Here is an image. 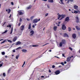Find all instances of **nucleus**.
I'll return each instance as SVG.
<instances>
[{
    "instance_id": "obj_42",
    "label": "nucleus",
    "mask_w": 80,
    "mask_h": 80,
    "mask_svg": "<svg viewBox=\"0 0 80 80\" xmlns=\"http://www.w3.org/2000/svg\"><path fill=\"white\" fill-rule=\"evenodd\" d=\"M16 52V51L14 49L12 50V52Z\"/></svg>"
},
{
    "instance_id": "obj_31",
    "label": "nucleus",
    "mask_w": 80,
    "mask_h": 80,
    "mask_svg": "<svg viewBox=\"0 0 80 80\" xmlns=\"http://www.w3.org/2000/svg\"><path fill=\"white\" fill-rule=\"evenodd\" d=\"M8 41L10 43H12V41L11 40H8Z\"/></svg>"
},
{
    "instance_id": "obj_61",
    "label": "nucleus",
    "mask_w": 80,
    "mask_h": 80,
    "mask_svg": "<svg viewBox=\"0 0 80 80\" xmlns=\"http://www.w3.org/2000/svg\"><path fill=\"white\" fill-rule=\"evenodd\" d=\"M61 22H59L58 23V24H60Z\"/></svg>"
},
{
    "instance_id": "obj_55",
    "label": "nucleus",
    "mask_w": 80,
    "mask_h": 80,
    "mask_svg": "<svg viewBox=\"0 0 80 80\" xmlns=\"http://www.w3.org/2000/svg\"><path fill=\"white\" fill-rule=\"evenodd\" d=\"M70 1V0H68V3H69V2Z\"/></svg>"
},
{
    "instance_id": "obj_50",
    "label": "nucleus",
    "mask_w": 80,
    "mask_h": 80,
    "mask_svg": "<svg viewBox=\"0 0 80 80\" xmlns=\"http://www.w3.org/2000/svg\"><path fill=\"white\" fill-rule=\"evenodd\" d=\"M62 57H65L64 56V54L63 53H62Z\"/></svg>"
},
{
    "instance_id": "obj_27",
    "label": "nucleus",
    "mask_w": 80,
    "mask_h": 80,
    "mask_svg": "<svg viewBox=\"0 0 80 80\" xmlns=\"http://www.w3.org/2000/svg\"><path fill=\"white\" fill-rule=\"evenodd\" d=\"M60 2H61V4H62L63 5L64 4V3H63V0H60Z\"/></svg>"
},
{
    "instance_id": "obj_58",
    "label": "nucleus",
    "mask_w": 80,
    "mask_h": 80,
    "mask_svg": "<svg viewBox=\"0 0 80 80\" xmlns=\"http://www.w3.org/2000/svg\"><path fill=\"white\" fill-rule=\"evenodd\" d=\"M58 67L59 68H61V67H62V66H58Z\"/></svg>"
},
{
    "instance_id": "obj_23",
    "label": "nucleus",
    "mask_w": 80,
    "mask_h": 80,
    "mask_svg": "<svg viewBox=\"0 0 80 80\" xmlns=\"http://www.w3.org/2000/svg\"><path fill=\"white\" fill-rule=\"evenodd\" d=\"M20 57V55L18 54V55H17L16 56V58L17 59H18V57Z\"/></svg>"
},
{
    "instance_id": "obj_12",
    "label": "nucleus",
    "mask_w": 80,
    "mask_h": 80,
    "mask_svg": "<svg viewBox=\"0 0 80 80\" xmlns=\"http://www.w3.org/2000/svg\"><path fill=\"white\" fill-rule=\"evenodd\" d=\"M17 37H14V38H13V39H12V41L14 42H15L17 40Z\"/></svg>"
},
{
    "instance_id": "obj_19",
    "label": "nucleus",
    "mask_w": 80,
    "mask_h": 80,
    "mask_svg": "<svg viewBox=\"0 0 80 80\" xmlns=\"http://www.w3.org/2000/svg\"><path fill=\"white\" fill-rule=\"evenodd\" d=\"M68 20H69V17H67L65 19V21H67Z\"/></svg>"
},
{
    "instance_id": "obj_54",
    "label": "nucleus",
    "mask_w": 80,
    "mask_h": 80,
    "mask_svg": "<svg viewBox=\"0 0 80 80\" xmlns=\"http://www.w3.org/2000/svg\"><path fill=\"white\" fill-rule=\"evenodd\" d=\"M27 20H28V21H29V20H30V19H29V18H27Z\"/></svg>"
},
{
    "instance_id": "obj_13",
    "label": "nucleus",
    "mask_w": 80,
    "mask_h": 80,
    "mask_svg": "<svg viewBox=\"0 0 80 80\" xmlns=\"http://www.w3.org/2000/svg\"><path fill=\"white\" fill-rule=\"evenodd\" d=\"M64 37H69L68 35L66 33H65L64 34Z\"/></svg>"
},
{
    "instance_id": "obj_49",
    "label": "nucleus",
    "mask_w": 80,
    "mask_h": 80,
    "mask_svg": "<svg viewBox=\"0 0 80 80\" xmlns=\"http://www.w3.org/2000/svg\"><path fill=\"white\" fill-rule=\"evenodd\" d=\"M32 27L33 28H35V25H32Z\"/></svg>"
},
{
    "instance_id": "obj_40",
    "label": "nucleus",
    "mask_w": 80,
    "mask_h": 80,
    "mask_svg": "<svg viewBox=\"0 0 80 80\" xmlns=\"http://www.w3.org/2000/svg\"><path fill=\"white\" fill-rule=\"evenodd\" d=\"M21 18H20V19L19 20L20 22H21L22 21V19H21Z\"/></svg>"
},
{
    "instance_id": "obj_25",
    "label": "nucleus",
    "mask_w": 80,
    "mask_h": 80,
    "mask_svg": "<svg viewBox=\"0 0 80 80\" xmlns=\"http://www.w3.org/2000/svg\"><path fill=\"white\" fill-rule=\"evenodd\" d=\"M11 26H12V25H11V24L8 25L7 26V27H9V28H11Z\"/></svg>"
},
{
    "instance_id": "obj_52",
    "label": "nucleus",
    "mask_w": 80,
    "mask_h": 80,
    "mask_svg": "<svg viewBox=\"0 0 80 80\" xmlns=\"http://www.w3.org/2000/svg\"><path fill=\"white\" fill-rule=\"evenodd\" d=\"M33 47H36L37 46L36 45H32V46Z\"/></svg>"
},
{
    "instance_id": "obj_47",
    "label": "nucleus",
    "mask_w": 80,
    "mask_h": 80,
    "mask_svg": "<svg viewBox=\"0 0 80 80\" xmlns=\"http://www.w3.org/2000/svg\"><path fill=\"white\" fill-rule=\"evenodd\" d=\"M47 50H46V51H45L44 52H43V53L42 54H42H44L46 52H47Z\"/></svg>"
},
{
    "instance_id": "obj_59",
    "label": "nucleus",
    "mask_w": 80,
    "mask_h": 80,
    "mask_svg": "<svg viewBox=\"0 0 80 80\" xmlns=\"http://www.w3.org/2000/svg\"><path fill=\"white\" fill-rule=\"evenodd\" d=\"M49 72L50 73H51V71L50 70V69H49Z\"/></svg>"
},
{
    "instance_id": "obj_51",
    "label": "nucleus",
    "mask_w": 80,
    "mask_h": 80,
    "mask_svg": "<svg viewBox=\"0 0 80 80\" xmlns=\"http://www.w3.org/2000/svg\"><path fill=\"white\" fill-rule=\"evenodd\" d=\"M6 23V22H4V23L3 24V26H4L5 25Z\"/></svg>"
},
{
    "instance_id": "obj_20",
    "label": "nucleus",
    "mask_w": 80,
    "mask_h": 80,
    "mask_svg": "<svg viewBox=\"0 0 80 80\" xmlns=\"http://www.w3.org/2000/svg\"><path fill=\"white\" fill-rule=\"evenodd\" d=\"M31 23H30L29 25L28 29H31Z\"/></svg>"
},
{
    "instance_id": "obj_15",
    "label": "nucleus",
    "mask_w": 80,
    "mask_h": 80,
    "mask_svg": "<svg viewBox=\"0 0 80 80\" xmlns=\"http://www.w3.org/2000/svg\"><path fill=\"white\" fill-rule=\"evenodd\" d=\"M21 44V42H20L18 41L16 42L15 45H20Z\"/></svg>"
},
{
    "instance_id": "obj_48",
    "label": "nucleus",
    "mask_w": 80,
    "mask_h": 80,
    "mask_svg": "<svg viewBox=\"0 0 80 80\" xmlns=\"http://www.w3.org/2000/svg\"><path fill=\"white\" fill-rule=\"evenodd\" d=\"M11 4L12 5H14L13 2H11Z\"/></svg>"
},
{
    "instance_id": "obj_41",
    "label": "nucleus",
    "mask_w": 80,
    "mask_h": 80,
    "mask_svg": "<svg viewBox=\"0 0 80 80\" xmlns=\"http://www.w3.org/2000/svg\"><path fill=\"white\" fill-rule=\"evenodd\" d=\"M11 71V69H9V70H8V73H9V72Z\"/></svg>"
},
{
    "instance_id": "obj_37",
    "label": "nucleus",
    "mask_w": 80,
    "mask_h": 80,
    "mask_svg": "<svg viewBox=\"0 0 80 80\" xmlns=\"http://www.w3.org/2000/svg\"><path fill=\"white\" fill-rule=\"evenodd\" d=\"M8 30H5V32H4V33H6L7 32H8Z\"/></svg>"
},
{
    "instance_id": "obj_63",
    "label": "nucleus",
    "mask_w": 80,
    "mask_h": 80,
    "mask_svg": "<svg viewBox=\"0 0 80 80\" xmlns=\"http://www.w3.org/2000/svg\"><path fill=\"white\" fill-rule=\"evenodd\" d=\"M47 6L48 8H49V5H48Z\"/></svg>"
},
{
    "instance_id": "obj_8",
    "label": "nucleus",
    "mask_w": 80,
    "mask_h": 80,
    "mask_svg": "<svg viewBox=\"0 0 80 80\" xmlns=\"http://www.w3.org/2000/svg\"><path fill=\"white\" fill-rule=\"evenodd\" d=\"M71 59V57H68L67 58V60H66V61L68 62H69L70 60Z\"/></svg>"
},
{
    "instance_id": "obj_60",
    "label": "nucleus",
    "mask_w": 80,
    "mask_h": 80,
    "mask_svg": "<svg viewBox=\"0 0 80 80\" xmlns=\"http://www.w3.org/2000/svg\"><path fill=\"white\" fill-rule=\"evenodd\" d=\"M41 78H44V76H42L41 77Z\"/></svg>"
},
{
    "instance_id": "obj_22",
    "label": "nucleus",
    "mask_w": 80,
    "mask_h": 80,
    "mask_svg": "<svg viewBox=\"0 0 80 80\" xmlns=\"http://www.w3.org/2000/svg\"><path fill=\"white\" fill-rule=\"evenodd\" d=\"M22 52H26L27 51L26 49H22Z\"/></svg>"
},
{
    "instance_id": "obj_3",
    "label": "nucleus",
    "mask_w": 80,
    "mask_h": 80,
    "mask_svg": "<svg viewBox=\"0 0 80 80\" xmlns=\"http://www.w3.org/2000/svg\"><path fill=\"white\" fill-rule=\"evenodd\" d=\"M24 11L22 10H19L18 11V14L19 15H22L24 14Z\"/></svg>"
},
{
    "instance_id": "obj_29",
    "label": "nucleus",
    "mask_w": 80,
    "mask_h": 80,
    "mask_svg": "<svg viewBox=\"0 0 80 80\" xmlns=\"http://www.w3.org/2000/svg\"><path fill=\"white\" fill-rule=\"evenodd\" d=\"M68 31L69 32L71 31V28H70V27L68 28Z\"/></svg>"
},
{
    "instance_id": "obj_36",
    "label": "nucleus",
    "mask_w": 80,
    "mask_h": 80,
    "mask_svg": "<svg viewBox=\"0 0 80 80\" xmlns=\"http://www.w3.org/2000/svg\"><path fill=\"white\" fill-rule=\"evenodd\" d=\"M25 61H24V63H23V65H22V67H23V66L24 65H25Z\"/></svg>"
},
{
    "instance_id": "obj_18",
    "label": "nucleus",
    "mask_w": 80,
    "mask_h": 80,
    "mask_svg": "<svg viewBox=\"0 0 80 80\" xmlns=\"http://www.w3.org/2000/svg\"><path fill=\"white\" fill-rule=\"evenodd\" d=\"M32 7V6L30 5L27 8V10L30 9Z\"/></svg>"
},
{
    "instance_id": "obj_26",
    "label": "nucleus",
    "mask_w": 80,
    "mask_h": 80,
    "mask_svg": "<svg viewBox=\"0 0 80 80\" xmlns=\"http://www.w3.org/2000/svg\"><path fill=\"white\" fill-rule=\"evenodd\" d=\"M13 28L12 27V29H11V32H10V34H12V32H13Z\"/></svg>"
},
{
    "instance_id": "obj_17",
    "label": "nucleus",
    "mask_w": 80,
    "mask_h": 80,
    "mask_svg": "<svg viewBox=\"0 0 80 80\" xmlns=\"http://www.w3.org/2000/svg\"><path fill=\"white\" fill-rule=\"evenodd\" d=\"M57 28V26H54L53 27L54 30L55 31H56Z\"/></svg>"
},
{
    "instance_id": "obj_4",
    "label": "nucleus",
    "mask_w": 80,
    "mask_h": 80,
    "mask_svg": "<svg viewBox=\"0 0 80 80\" xmlns=\"http://www.w3.org/2000/svg\"><path fill=\"white\" fill-rule=\"evenodd\" d=\"M62 28L63 30H65L66 29V27L64 24H63L62 25Z\"/></svg>"
},
{
    "instance_id": "obj_1",
    "label": "nucleus",
    "mask_w": 80,
    "mask_h": 80,
    "mask_svg": "<svg viewBox=\"0 0 80 80\" xmlns=\"http://www.w3.org/2000/svg\"><path fill=\"white\" fill-rule=\"evenodd\" d=\"M66 43V41L65 40L63 39L61 41V42H60L59 46L62 47V44L65 45Z\"/></svg>"
},
{
    "instance_id": "obj_9",
    "label": "nucleus",
    "mask_w": 80,
    "mask_h": 80,
    "mask_svg": "<svg viewBox=\"0 0 80 80\" xmlns=\"http://www.w3.org/2000/svg\"><path fill=\"white\" fill-rule=\"evenodd\" d=\"M25 27V26L24 25H22L21 26V28H20V29L21 31H22L24 30V28Z\"/></svg>"
},
{
    "instance_id": "obj_6",
    "label": "nucleus",
    "mask_w": 80,
    "mask_h": 80,
    "mask_svg": "<svg viewBox=\"0 0 80 80\" xmlns=\"http://www.w3.org/2000/svg\"><path fill=\"white\" fill-rule=\"evenodd\" d=\"M60 73V71L59 70H57L55 72V73L56 75H58V74H59Z\"/></svg>"
},
{
    "instance_id": "obj_43",
    "label": "nucleus",
    "mask_w": 80,
    "mask_h": 80,
    "mask_svg": "<svg viewBox=\"0 0 80 80\" xmlns=\"http://www.w3.org/2000/svg\"><path fill=\"white\" fill-rule=\"evenodd\" d=\"M70 2H73V0H69Z\"/></svg>"
},
{
    "instance_id": "obj_56",
    "label": "nucleus",
    "mask_w": 80,
    "mask_h": 80,
    "mask_svg": "<svg viewBox=\"0 0 80 80\" xmlns=\"http://www.w3.org/2000/svg\"><path fill=\"white\" fill-rule=\"evenodd\" d=\"M64 63L65 64H66L67 63V62L66 61H65Z\"/></svg>"
},
{
    "instance_id": "obj_24",
    "label": "nucleus",
    "mask_w": 80,
    "mask_h": 80,
    "mask_svg": "<svg viewBox=\"0 0 80 80\" xmlns=\"http://www.w3.org/2000/svg\"><path fill=\"white\" fill-rule=\"evenodd\" d=\"M11 9H8V13L9 14L11 12Z\"/></svg>"
},
{
    "instance_id": "obj_16",
    "label": "nucleus",
    "mask_w": 80,
    "mask_h": 80,
    "mask_svg": "<svg viewBox=\"0 0 80 80\" xmlns=\"http://www.w3.org/2000/svg\"><path fill=\"white\" fill-rule=\"evenodd\" d=\"M75 27L77 31L80 30V28L78 26H76Z\"/></svg>"
},
{
    "instance_id": "obj_2",
    "label": "nucleus",
    "mask_w": 80,
    "mask_h": 80,
    "mask_svg": "<svg viewBox=\"0 0 80 80\" xmlns=\"http://www.w3.org/2000/svg\"><path fill=\"white\" fill-rule=\"evenodd\" d=\"M66 16L65 15H60V14H59L58 15V19H59L60 18V20H62L63 18H64Z\"/></svg>"
},
{
    "instance_id": "obj_11",
    "label": "nucleus",
    "mask_w": 80,
    "mask_h": 80,
    "mask_svg": "<svg viewBox=\"0 0 80 80\" xmlns=\"http://www.w3.org/2000/svg\"><path fill=\"white\" fill-rule=\"evenodd\" d=\"M76 20H77V21H76V22H77V23H79V19L78 18V17H76Z\"/></svg>"
},
{
    "instance_id": "obj_64",
    "label": "nucleus",
    "mask_w": 80,
    "mask_h": 80,
    "mask_svg": "<svg viewBox=\"0 0 80 80\" xmlns=\"http://www.w3.org/2000/svg\"><path fill=\"white\" fill-rule=\"evenodd\" d=\"M79 53H80V49L79 50Z\"/></svg>"
},
{
    "instance_id": "obj_32",
    "label": "nucleus",
    "mask_w": 80,
    "mask_h": 80,
    "mask_svg": "<svg viewBox=\"0 0 80 80\" xmlns=\"http://www.w3.org/2000/svg\"><path fill=\"white\" fill-rule=\"evenodd\" d=\"M78 13V12L77 11H74V13L77 14V13Z\"/></svg>"
},
{
    "instance_id": "obj_35",
    "label": "nucleus",
    "mask_w": 80,
    "mask_h": 80,
    "mask_svg": "<svg viewBox=\"0 0 80 80\" xmlns=\"http://www.w3.org/2000/svg\"><path fill=\"white\" fill-rule=\"evenodd\" d=\"M34 16H32V17H31V20H32L33 18H34Z\"/></svg>"
},
{
    "instance_id": "obj_34",
    "label": "nucleus",
    "mask_w": 80,
    "mask_h": 80,
    "mask_svg": "<svg viewBox=\"0 0 80 80\" xmlns=\"http://www.w3.org/2000/svg\"><path fill=\"white\" fill-rule=\"evenodd\" d=\"M5 42H6V40L3 41L1 43V44L4 43Z\"/></svg>"
},
{
    "instance_id": "obj_5",
    "label": "nucleus",
    "mask_w": 80,
    "mask_h": 80,
    "mask_svg": "<svg viewBox=\"0 0 80 80\" xmlns=\"http://www.w3.org/2000/svg\"><path fill=\"white\" fill-rule=\"evenodd\" d=\"M38 20L37 19H36L33 20V21H32V22L33 23H36L38 22Z\"/></svg>"
},
{
    "instance_id": "obj_33",
    "label": "nucleus",
    "mask_w": 80,
    "mask_h": 80,
    "mask_svg": "<svg viewBox=\"0 0 80 80\" xmlns=\"http://www.w3.org/2000/svg\"><path fill=\"white\" fill-rule=\"evenodd\" d=\"M3 76H4V77H5V76H6L5 73H3Z\"/></svg>"
},
{
    "instance_id": "obj_53",
    "label": "nucleus",
    "mask_w": 80,
    "mask_h": 80,
    "mask_svg": "<svg viewBox=\"0 0 80 80\" xmlns=\"http://www.w3.org/2000/svg\"><path fill=\"white\" fill-rule=\"evenodd\" d=\"M21 47H18V48H17V49H18L19 48H21Z\"/></svg>"
},
{
    "instance_id": "obj_45",
    "label": "nucleus",
    "mask_w": 80,
    "mask_h": 80,
    "mask_svg": "<svg viewBox=\"0 0 80 80\" xmlns=\"http://www.w3.org/2000/svg\"><path fill=\"white\" fill-rule=\"evenodd\" d=\"M21 24V23H19L18 24V26H19V27L20 26V25Z\"/></svg>"
},
{
    "instance_id": "obj_44",
    "label": "nucleus",
    "mask_w": 80,
    "mask_h": 80,
    "mask_svg": "<svg viewBox=\"0 0 80 80\" xmlns=\"http://www.w3.org/2000/svg\"><path fill=\"white\" fill-rule=\"evenodd\" d=\"M55 68V66L54 65H53L52 66V68Z\"/></svg>"
},
{
    "instance_id": "obj_14",
    "label": "nucleus",
    "mask_w": 80,
    "mask_h": 80,
    "mask_svg": "<svg viewBox=\"0 0 80 80\" xmlns=\"http://www.w3.org/2000/svg\"><path fill=\"white\" fill-rule=\"evenodd\" d=\"M73 7L76 10H78V6L76 5H75L74 6H73Z\"/></svg>"
},
{
    "instance_id": "obj_7",
    "label": "nucleus",
    "mask_w": 80,
    "mask_h": 80,
    "mask_svg": "<svg viewBox=\"0 0 80 80\" xmlns=\"http://www.w3.org/2000/svg\"><path fill=\"white\" fill-rule=\"evenodd\" d=\"M72 37L73 39H75L76 38V34H73L72 35Z\"/></svg>"
},
{
    "instance_id": "obj_39",
    "label": "nucleus",
    "mask_w": 80,
    "mask_h": 80,
    "mask_svg": "<svg viewBox=\"0 0 80 80\" xmlns=\"http://www.w3.org/2000/svg\"><path fill=\"white\" fill-rule=\"evenodd\" d=\"M69 49L70 50H71V51H72V48L71 47L69 48Z\"/></svg>"
},
{
    "instance_id": "obj_10",
    "label": "nucleus",
    "mask_w": 80,
    "mask_h": 80,
    "mask_svg": "<svg viewBox=\"0 0 80 80\" xmlns=\"http://www.w3.org/2000/svg\"><path fill=\"white\" fill-rule=\"evenodd\" d=\"M30 35L32 36L34 33V32L33 30H32L31 32H30Z\"/></svg>"
},
{
    "instance_id": "obj_30",
    "label": "nucleus",
    "mask_w": 80,
    "mask_h": 80,
    "mask_svg": "<svg viewBox=\"0 0 80 80\" xmlns=\"http://www.w3.org/2000/svg\"><path fill=\"white\" fill-rule=\"evenodd\" d=\"M2 55H4L5 54V53L4 52H2Z\"/></svg>"
},
{
    "instance_id": "obj_46",
    "label": "nucleus",
    "mask_w": 80,
    "mask_h": 80,
    "mask_svg": "<svg viewBox=\"0 0 80 80\" xmlns=\"http://www.w3.org/2000/svg\"><path fill=\"white\" fill-rule=\"evenodd\" d=\"M48 15V13H47L45 14V17H47Z\"/></svg>"
},
{
    "instance_id": "obj_57",
    "label": "nucleus",
    "mask_w": 80,
    "mask_h": 80,
    "mask_svg": "<svg viewBox=\"0 0 80 80\" xmlns=\"http://www.w3.org/2000/svg\"><path fill=\"white\" fill-rule=\"evenodd\" d=\"M56 58H58V59H59L60 58H59V57H55Z\"/></svg>"
},
{
    "instance_id": "obj_62",
    "label": "nucleus",
    "mask_w": 80,
    "mask_h": 80,
    "mask_svg": "<svg viewBox=\"0 0 80 80\" xmlns=\"http://www.w3.org/2000/svg\"><path fill=\"white\" fill-rule=\"evenodd\" d=\"M71 57V58H73V56L72 55V56H71V57Z\"/></svg>"
},
{
    "instance_id": "obj_21",
    "label": "nucleus",
    "mask_w": 80,
    "mask_h": 80,
    "mask_svg": "<svg viewBox=\"0 0 80 80\" xmlns=\"http://www.w3.org/2000/svg\"><path fill=\"white\" fill-rule=\"evenodd\" d=\"M48 2H49L52 3L53 2V0H48Z\"/></svg>"
},
{
    "instance_id": "obj_38",
    "label": "nucleus",
    "mask_w": 80,
    "mask_h": 80,
    "mask_svg": "<svg viewBox=\"0 0 80 80\" xmlns=\"http://www.w3.org/2000/svg\"><path fill=\"white\" fill-rule=\"evenodd\" d=\"M61 65H62V66H64V63L63 62H61Z\"/></svg>"
},
{
    "instance_id": "obj_28",
    "label": "nucleus",
    "mask_w": 80,
    "mask_h": 80,
    "mask_svg": "<svg viewBox=\"0 0 80 80\" xmlns=\"http://www.w3.org/2000/svg\"><path fill=\"white\" fill-rule=\"evenodd\" d=\"M3 63L2 62V63H1L0 64V67H1L2 66H3Z\"/></svg>"
}]
</instances>
